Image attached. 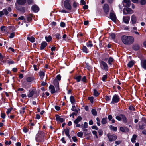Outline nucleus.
<instances>
[{
  "label": "nucleus",
  "mask_w": 146,
  "mask_h": 146,
  "mask_svg": "<svg viewBox=\"0 0 146 146\" xmlns=\"http://www.w3.org/2000/svg\"><path fill=\"white\" fill-rule=\"evenodd\" d=\"M121 40L124 44L130 45L134 42V38L131 36L123 35L121 37Z\"/></svg>",
  "instance_id": "f257e3e1"
},
{
  "label": "nucleus",
  "mask_w": 146,
  "mask_h": 146,
  "mask_svg": "<svg viewBox=\"0 0 146 146\" xmlns=\"http://www.w3.org/2000/svg\"><path fill=\"white\" fill-rule=\"evenodd\" d=\"M44 136V133L41 131H39L36 134L35 137V140L37 142H40L42 141Z\"/></svg>",
  "instance_id": "f03ea898"
},
{
  "label": "nucleus",
  "mask_w": 146,
  "mask_h": 146,
  "mask_svg": "<svg viewBox=\"0 0 146 146\" xmlns=\"http://www.w3.org/2000/svg\"><path fill=\"white\" fill-rule=\"evenodd\" d=\"M65 8L68 11H70L72 9L71 2L70 0H66L64 2Z\"/></svg>",
  "instance_id": "7ed1b4c3"
},
{
  "label": "nucleus",
  "mask_w": 146,
  "mask_h": 146,
  "mask_svg": "<svg viewBox=\"0 0 146 146\" xmlns=\"http://www.w3.org/2000/svg\"><path fill=\"white\" fill-rule=\"evenodd\" d=\"M100 65L101 68L107 71L108 69V67L106 63L103 61H101L100 62Z\"/></svg>",
  "instance_id": "20e7f679"
},
{
  "label": "nucleus",
  "mask_w": 146,
  "mask_h": 146,
  "mask_svg": "<svg viewBox=\"0 0 146 146\" xmlns=\"http://www.w3.org/2000/svg\"><path fill=\"white\" fill-rule=\"evenodd\" d=\"M107 136L110 142L116 140L117 138V136L115 135H111L110 133L108 134L107 135Z\"/></svg>",
  "instance_id": "39448f33"
},
{
  "label": "nucleus",
  "mask_w": 146,
  "mask_h": 146,
  "mask_svg": "<svg viewBox=\"0 0 146 146\" xmlns=\"http://www.w3.org/2000/svg\"><path fill=\"white\" fill-rule=\"evenodd\" d=\"M119 96L116 94H115L112 98V101L111 102V103H117L119 101Z\"/></svg>",
  "instance_id": "423d86ee"
},
{
  "label": "nucleus",
  "mask_w": 146,
  "mask_h": 146,
  "mask_svg": "<svg viewBox=\"0 0 146 146\" xmlns=\"http://www.w3.org/2000/svg\"><path fill=\"white\" fill-rule=\"evenodd\" d=\"M133 13V11L131 9L127 8L123 9V13L124 15L131 14Z\"/></svg>",
  "instance_id": "0eeeda50"
},
{
  "label": "nucleus",
  "mask_w": 146,
  "mask_h": 146,
  "mask_svg": "<svg viewBox=\"0 0 146 146\" xmlns=\"http://www.w3.org/2000/svg\"><path fill=\"white\" fill-rule=\"evenodd\" d=\"M130 2V0H123L122 3L124 7L129 8L131 5Z\"/></svg>",
  "instance_id": "6e6552de"
},
{
  "label": "nucleus",
  "mask_w": 146,
  "mask_h": 146,
  "mask_svg": "<svg viewBox=\"0 0 146 146\" xmlns=\"http://www.w3.org/2000/svg\"><path fill=\"white\" fill-rule=\"evenodd\" d=\"M53 83L55 86L56 91L58 92L59 90V83L58 81L56 80H54Z\"/></svg>",
  "instance_id": "1a4fd4ad"
},
{
  "label": "nucleus",
  "mask_w": 146,
  "mask_h": 146,
  "mask_svg": "<svg viewBox=\"0 0 146 146\" xmlns=\"http://www.w3.org/2000/svg\"><path fill=\"white\" fill-rule=\"evenodd\" d=\"M141 65L142 68L146 70V59L141 60Z\"/></svg>",
  "instance_id": "9d476101"
},
{
  "label": "nucleus",
  "mask_w": 146,
  "mask_h": 146,
  "mask_svg": "<svg viewBox=\"0 0 146 146\" xmlns=\"http://www.w3.org/2000/svg\"><path fill=\"white\" fill-rule=\"evenodd\" d=\"M110 16L111 19L114 22L116 21V17L115 14L113 12H111L110 13Z\"/></svg>",
  "instance_id": "9b49d317"
},
{
  "label": "nucleus",
  "mask_w": 146,
  "mask_h": 146,
  "mask_svg": "<svg viewBox=\"0 0 146 146\" xmlns=\"http://www.w3.org/2000/svg\"><path fill=\"white\" fill-rule=\"evenodd\" d=\"M130 17L129 16H123V22L126 24H128Z\"/></svg>",
  "instance_id": "f8f14e48"
},
{
  "label": "nucleus",
  "mask_w": 146,
  "mask_h": 146,
  "mask_svg": "<svg viewBox=\"0 0 146 146\" xmlns=\"http://www.w3.org/2000/svg\"><path fill=\"white\" fill-rule=\"evenodd\" d=\"M103 9L105 12L107 14L109 11V7L108 5L107 4L104 5Z\"/></svg>",
  "instance_id": "ddd939ff"
},
{
  "label": "nucleus",
  "mask_w": 146,
  "mask_h": 146,
  "mask_svg": "<svg viewBox=\"0 0 146 146\" xmlns=\"http://www.w3.org/2000/svg\"><path fill=\"white\" fill-rule=\"evenodd\" d=\"M32 10L35 12H37L39 10V8L36 5H34L32 7Z\"/></svg>",
  "instance_id": "4468645a"
},
{
  "label": "nucleus",
  "mask_w": 146,
  "mask_h": 146,
  "mask_svg": "<svg viewBox=\"0 0 146 146\" xmlns=\"http://www.w3.org/2000/svg\"><path fill=\"white\" fill-rule=\"evenodd\" d=\"M49 89L50 90V92L51 93L53 94L55 93L56 92L54 86L52 85H50L49 87Z\"/></svg>",
  "instance_id": "2eb2a0df"
},
{
  "label": "nucleus",
  "mask_w": 146,
  "mask_h": 146,
  "mask_svg": "<svg viewBox=\"0 0 146 146\" xmlns=\"http://www.w3.org/2000/svg\"><path fill=\"white\" fill-rule=\"evenodd\" d=\"M56 120L57 121L62 122L64 121V119L61 118L58 115H56Z\"/></svg>",
  "instance_id": "dca6fc26"
},
{
  "label": "nucleus",
  "mask_w": 146,
  "mask_h": 146,
  "mask_svg": "<svg viewBox=\"0 0 146 146\" xmlns=\"http://www.w3.org/2000/svg\"><path fill=\"white\" fill-rule=\"evenodd\" d=\"M27 39L31 42H34L35 41V38L33 36L30 37L29 36V35L27 37Z\"/></svg>",
  "instance_id": "f3484780"
},
{
  "label": "nucleus",
  "mask_w": 146,
  "mask_h": 146,
  "mask_svg": "<svg viewBox=\"0 0 146 146\" xmlns=\"http://www.w3.org/2000/svg\"><path fill=\"white\" fill-rule=\"evenodd\" d=\"M131 21L133 24L135 23L136 22V17L135 15H133L131 17Z\"/></svg>",
  "instance_id": "a211bd4d"
},
{
  "label": "nucleus",
  "mask_w": 146,
  "mask_h": 146,
  "mask_svg": "<svg viewBox=\"0 0 146 146\" xmlns=\"http://www.w3.org/2000/svg\"><path fill=\"white\" fill-rule=\"evenodd\" d=\"M47 45L46 42L45 41L42 42L41 43V46L40 47V49L41 50L43 49L45 47H46Z\"/></svg>",
  "instance_id": "6ab92c4d"
},
{
  "label": "nucleus",
  "mask_w": 146,
  "mask_h": 146,
  "mask_svg": "<svg viewBox=\"0 0 146 146\" xmlns=\"http://www.w3.org/2000/svg\"><path fill=\"white\" fill-rule=\"evenodd\" d=\"M39 76L40 78L42 80L44 78L45 76V73L43 71H41L39 73Z\"/></svg>",
  "instance_id": "aec40b11"
},
{
  "label": "nucleus",
  "mask_w": 146,
  "mask_h": 146,
  "mask_svg": "<svg viewBox=\"0 0 146 146\" xmlns=\"http://www.w3.org/2000/svg\"><path fill=\"white\" fill-rule=\"evenodd\" d=\"M82 119V118L81 116H78L77 118L74 120V124H77Z\"/></svg>",
  "instance_id": "412c9836"
},
{
  "label": "nucleus",
  "mask_w": 146,
  "mask_h": 146,
  "mask_svg": "<svg viewBox=\"0 0 146 146\" xmlns=\"http://www.w3.org/2000/svg\"><path fill=\"white\" fill-rule=\"evenodd\" d=\"M26 0H17V3L19 4L23 5L26 3Z\"/></svg>",
  "instance_id": "4be33fe9"
},
{
  "label": "nucleus",
  "mask_w": 146,
  "mask_h": 146,
  "mask_svg": "<svg viewBox=\"0 0 146 146\" xmlns=\"http://www.w3.org/2000/svg\"><path fill=\"white\" fill-rule=\"evenodd\" d=\"M83 52L86 53H87L89 52V50L87 49L86 46H83L82 48Z\"/></svg>",
  "instance_id": "5701e85b"
},
{
  "label": "nucleus",
  "mask_w": 146,
  "mask_h": 146,
  "mask_svg": "<svg viewBox=\"0 0 146 146\" xmlns=\"http://www.w3.org/2000/svg\"><path fill=\"white\" fill-rule=\"evenodd\" d=\"M137 135L135 134L133 135L131 139V141L132 143H135L136 142L135 140L137 138Z\"/></svg>",
  "instance_id": "b1692460"
},
{
  "label": "nucleus",
  "mask_w": 146,
  "mask_h": 146,
  "mask_svg": "<svg viewBox=\"0 0 146 146\" xmlns=\"http://www.w3.org/2000/svg\"><path fill=\"white\" fill-rule=\"evenodd\" d=\"M79 5V4L77 2L74 1L72 4V7L74 9H75Z\"/></svg>",
  "instance_id": "393cba45"
},
{
  "label": "nucleus",
  "mask_w": 146,
  "mask_h": 146,
  "mask_svg": "<svg viewBox=\"0 0 146 146\" xmlns=\"http://www.w3.org/2000/svg\"><path fill=\"white\" fill-rule=\"evenodd\" d=\"M86 45L88 48H90L93 46L92 42L90 41H89L86 44Z\"/></svg>",
  "instance_id": "a878e982"
},
{
  "label": "nucleus",
  "mask_w": 146,
  "mask_h": 146,
  "mask_svg": "<svg viewBox=\"0 0 146 146\" xmlns=\"http://www.w3.org/2000/svg\"><path fill=\"white\" fill-rule=\"evenodd\" d=\"M139 46L138 44H134L133 46V49L135 50H137L139 48Z\"/></svg>",
  "instance_id": "bb28decb"
},
{
  "label": "nucleus",
  "mask_w": 146,
  "mask_h": 146,
  "mask_svg": "<svg viewBox=\"0 0 146 146\" xmlns=\"http://www.w3.org/2000/svg\"><path fill=\"white\" fill-rule=\"evenodd\" d=\"M114 61V59L112 57H110L109 59L108 63L110 65H111L112 63Z\"/></svg>",
  "instance_id": "cd10ccee"
},
{
  "label": "nucleus",
  "mask_w": 146,
  "mask_h": 146,
  "mask_svg": "<svg viewBox=\"0 0 146 146\" xmlns=\"http://www.w3.org/2000/svg\"><path fill=\"white\" fill-rule=\"evenodd\" d=\"M64 131L65 132V133L66 135L68 137V138H70L71 137L69 134V130L68 129H64Z\"/></svg>",
  "instance_id": "c85d7f7f"
},
{
  "label": "nucleus",
  "mask_w": 146,
  "mask_h": 146,
  "mask_svg": "<svg viewBox=\"0 0 146 146\" xmlns=\"http://www.w3.org/2000/svg\"><path fill=\"white\" fill-rule=\"evenodd\" d=\"M33 14H30L27 17V21L29 22H30L32 19V18L33 17Z\"/></svg>",
  "instance_id": "c756f323"
},
{
  "label": "nucleus",
  "mask_w": 146,
  "mask_h": 146,
  "mask_svg": "<svg viewBox=\"0 0 146 146\" xmlns=\"http://www.w3.org/2000/svg\"><path fill=\"white\" fill-rule=\"evenodd\" d=\"M29 94L27 95L28 97H32L34 94V91L32 90L31 91H29Z\"/></svg>",
  "instance_id": "7c9ffc66"
},
{
  "label": "nucleus",
  "mask_w": 146,
  "mask_h": 146,
  "mask_svg": "<svg viewBox=\"0 0 146 146\" xmlns=\"http://www.w3.org/2000/svg\"><path fill=\"white\" fill-rule=\"evenodd\" d=\"M34 79L33 77H28L26 78V80L27 82H30L33 81Z\"/></svg>",
  "instance_id": "2f4dec72"
},
{
  "label": "nucleus",
  "mask_w": 146,
  "mask_h": 146,
  "mask_svg": "<svg viewBox=\"0 0 146 146\" xmlns=\"http://www.w3.org/2000/svg\"><path fill=\"white\" fill-rule=\"evenodd\" d=\"M134 63L133 61H130L127 64L128 67L130 68L131 67L134 65Z\"/></svg>",
  "instance_id": "473e14b6"
},
{
  "label": "nucleus",
  "mask_w": 146,
  "mask_h": 146,
  "mask_svg": "<svg viewBox=\"0 0 146 146\" xmlns=\"http://www.w3.org/2000/svg\"><path fill=\"white\" fill-rule=\"evenodd\" d=\"M45 38L46 40L48 42H49L52 39V37L50 36H49L48 37L46 36Z\"/></svg>",
  "instance_id": "72a5a7b5"
},
{
  "label": "nucleus",
  "mask_w": 146,
  "mask_h": 146,
  "mask_svg": "<svg viewBox=\"0 0 146 146\" xmlns=\"http://www.w3.org/2000/svg\"><path fill=\"white\" fill-rule=\"evenodd\" d=\"M102 123L103 124H106L107 123V118H102L101 121Z\"/></svg>",
  "instance_id": "f704fd0d"
},
{
  "label": "nucleus",
  "mask_w": 146,
  "mask_h": 146,
  "mask_svg": "<svg viewBox=\"0 0 146 146\" xmlns=\"http://www.w3.org/2000/svg\"><path fill=\"white\" fill-rule=\"evenodd\" d=\"M92 114L94 116H96L97 115V112L96 110L95 109H92L91 111Z\"/></svg>",
  "instance_id": "c9c22d12"
},
{
  "label": "nucleus",
  "mask_w": 146,
  "mask_h": 146,
  "mask_svg": "<svg viewBox=\"0 0 146 146\" xmlns=\"http://www.w3.org/2000/svg\"><path fill=\"white\" fill-rule=\"evenodd\" d=\"M70 100L72 104H73L75 102V100L74 97L73 96H71L70 97Z\"/></svg>",
  "instance_id": "e433bc0d"
},
{
  "label": "nucleus",
  "mask_w": 146,
  "mask_h": 146,
  "mask_svg": "<svg viewBox=\"0 0 146 146\" xmlns=\"http://www.w3.org/2000/svg\"><path fill=\"white\" fill-rule=\"evenodd\" d=\"M94 95L96 96H98L99 94V93L96 90L94 89Z\"/></svg>",
  "instance_id": "4c0bfd02"
},
{
  "label": "nucleus",
  "mask_w": 146,
  "mask_h": 146,
  "mask_svg": "<svg viewBox=\"0 0 146 146\" xmlns=\"http://www.w3.org/2000/svg\"><path fill=\"white\" fill-rule=\"evenodd\" d=\"M25 108L24 107H22L20 110V113L21 114H23L25 112Z\"/></svg>",
  "instance_id": "58836bf2"
},
{
  "label": "nucleus",
  "mask_w": 146,
  "mask_h": 146,
  "mask_svg": "<svg viewBox=\"0 0 146 146\" xmlns=\"http://www.w3.org/2000/svg\"><path fill=\"white\" fill-rule=\"evenodd\" d=\"M70 11H68V10H66L64 9H62L60 11V12H61L63 13H67L70 12Z\"/></svg>",
  "instance_id": "ea45409f"
},
{
  "label": "nucleus",
  "mask_w": 146,
  "mask_h": 146,
  "mask_svg": "<svg viewBox=\"0 0 146 146\" xmlns=\"http://www.w3.org/2000/svg\"><path fill=\"white\" fill-rule=\"evenodd\" d=\"M81 76H76L75 78V79L76 80L77 82H79L81 80Z\"/></svg>",
  "instance_id": "a19ab883"
},
{
  "label": "nucleus",
  "mask_w": 146,
  "mask_h": 146,
  "mask_svg": "<svg viewBox=\"0 0 146 146\" xmlns=\"http://www.w3.org/2000/svg\"><path fill=\"white\" fill-rule=\"evenodd\" d=\"M110 128L111 129L114 131H116L117 129V128L116 127H115L114 126L112 125H111L110 126Z\"/></svg>",
  "instance_id": "79ce46f5"
},
{
  "label": "nucleus",
  "mask_w": 146,
  "mask_h": 146,
  "mask_svg": "<svg viewBox=\"0 0 146 146\" xmlns=\"http://www.w3.org/2000/svg\"><path fill=\"white\" fill-rule=\"evenodd\" d=\"M75 106L74 105H73L72 106V108L71 109V110L72 111H76L78 112V111L75 108Z\"/></svg>",
  "instance_id": "37998d69"
},
{
  "label": "nucleus",
  "mask_w": 146,
  "mask_h": 146,
  "mask_svg": "<svg viewBox=\"0 0 146 146\" xmlns=\"http://www.w3.org/2000/svg\"><path fill=\"white\" fill-rule=\"evenodd\" d=\"M107 78V76L106 75H104L102 78V80L103 81H105L106 80Z\"/></svg>",
  "instance_id": "c03bdc74"
},
{
  "label": "nucleus",
  "mask_w": 146,
  "mask_h": 146,
  "mask_svg": "<svg viewBox=\"0 0 146 146\" xmlns=\"http://www.w3.org/2000/svg\"><path fill=\"white\" fill-rule=\"evenodd\" d=\"M55 36H56V38L58 39H59L61 38L60 35L58 33H56L55 34Z\"/></svg>",
  "instance_id": "a18cd8bd"
},
{
  "label": "nucleus",
  "mask_w": 146,
  "mask_h": 146,
  "mask_svg": "<svg viewBox=\"0 0 146 146\" xmlns=\"http://www.w3.org/2000/svg\"><path fill=\"white\" fill-rule=\"evenodd\" d=\"M111 99V96H105V99L107 101H110Z\"/></svg>",
  "instance_id": "49530a36"
},
{
  "label": "nucleus",
  "mask_w": 146,
  "mask_h": 146,
  "mask_svg": "<svg viewBox=\"0 0 146 146\" xmlns=\"http://www.w3.org/2000/svg\"><path fill=\"white\" fill-rule=\"evenodd\" d=\"M77 135L78 137H82L83 135V133L82 132H79L77 133Z\"/></svg>",
  "instance_id": "de8ad7c7"
},
{
  "label": "nucleus",
  "mask_w": 146,
  "mask_h": 146,
  "mask_svg": "<svg viewBox=\"0 0 146 146\" xmlns=\"http://www.w3.org/2000/svg\"><path fill=\"white\" fill-rule=\"evenodd\" d=\"M120 116H121V119H123L124 121H126V118L125 115H121Z\"/></svg>",
  "instance_id": "09e8293b"
},
{
  "label": "nucleus",
  "mask_w": 146,
  "mask_h": 146,
  "mask_svg": "<svg viewBox=\"0 0 146 146\" xmlns=\"http://www.w3.org/2000/svg\"><path fill=\"white\" fill-rule=\"evenodd\" d=\"M88 127V125L87 123L86 122H85L84 123V124L81 127H84V128H87Z\"/></svg>",
  "instance_id": "8fccbe9b"
},
{
  "label": "nucleus",
  "mask_w": 146,
  "mask_h": 146,
  "mask_svg": "<svg viewBox=\"0 0 146 146\" xmlns=\"http://www.w3.org/2000/svg\"><path fill=\"white\" fill-rule=\"evenodd\" d=\"M12 110V108H9L7 110V111L6 112V113L7 114H9L11 112V110Z\"/></svg>",
  "instance_id": "3c124183"
},
{
  "label": "nucleus",
  "mask_w": 146,
  "mask_h": 146,
  "mask_svg": "<svg viewBox=\"0 0 146 146\" xmlns=\"http://www.w3.org/2000/svg\"><path fill=\"white\" fill-rule=\"evenodd\" d=\"M96 120L97 121V124L98 125L100 126V121L99 118L97 117L96 119Z\"/></svg>",
  "instance_id": "603ef678"
},
{
  "label": "nucleus",
  "mask_w": 146,
  "mask_h": 146,
  "mask_svg": "<svg viewBox=\"0 0 146 146\" xmlns=\"http://www.w3.org/2000/svg\"><path fill=\"white\" fill-rule=\"evenodd\" d=\"M92 133L93 135H95V137L98 138V137L97 135V131H92Z\"/></svg>",
  "instance_id": "864d4df0"
},
{
  "label": "nucleus",
  "mask_w": 146,
  "mask_h": 146,
  "mask_svg": "<svg viewBox=\"0 0 146 146\" xmlns=\"http://www.w3.org/2000/svg\"><path fill=\"white\" fill-rule=\"evenodd\" d=\"M14 36L15 33L14 32H13L10 34V36H9V37L10 38H12Z\"/></svg>",
  "instance_id": "5fc2aeb1"
},
{
  "label": "nucleus",
  "mask_w": 146,
  "mask_h": 146,
  "mask_svg": "<svg viewBox=\"0 0 146 146\" xmlns=\"http://www.w3.org/2000/svg\"><path fill=\"white\" fill-rule=\"evenodd\" d=\"M98 132L99 133V135L100 136H101L103 134V131L101 129H99L98 131Z\"/></svg>",
  "instance_id": "6e6d98bb"
},
{
  "label": "nucleus",
  "mask_w": 146,
  "mask_h": 146,
  "mask_svg": "<svg viewBox=\"0 0 146 146\" xmlns=\"http://www.w3.org/2000/svg\"><path fill=\"white\" fill-rule=\"evenodd\" d=\"M60 26L62 27H65V23L64 22H61L60 23Z\"/></svg>",
  "instance_id": "4d7b16f0"
},
{
  "label": "nucleus",
  "mask_w": 146,
  "mask_h": 146,
  "mask_svg": "<svg viewBox=\"0 0 146 146\" xmlns=\"http://www.w3.org/2000/svg\"><path fill=\"white\" fill-rule=\"evenodd\" d=\"M3 11L5 14L6 15H7L8 14V12L6 9H3Z\"/></svg>",
  "instance_id": "13d9d810"
},
{
  "label": "nucleus",
  "mask_w": 146,
  "mask_h": 146,
  "mask_svg": "<svg viewBox=\"0 0 146 146\" xmlns=\"http://www.w3.org/2000/svg\"><path fill=\"white\" fill-rule=\"evenodd\" d=\"M140 2L141 4L142 5H144L145 4L146 1L145 0H141Z\"/></svg>",
  "instance_id": "bf43d9fd"
},
{
  "label": "nucleus",
  "mask_w": 146,
  "mask_h": 146,
  "mask_svg": "<svg viewBox=\"0 0 146 146\" xmlns=\"http://www.w3.org/2000/svg\"><path fill=\"white\" fill-rule=\"evenodd\" d=\"M110 36L111 38L113 39H114L115 37V35L114 33H112L111 34V35Z\"/></svg>",
  "instance_id": "052dcab7"
},
{
  "label": "nucleus",
  "mask_w": 146,
  "mask_h": 146,
  "mask_svg": "<svg viewBox=\"0 0 146 146\" xmlns=\"http://www.w3.org/2000/svg\"><path fill=\"white\" fill-rule=\"evenodd\" d=\"M56 78L57 80L60 81L61 79V76L60 75H58L56 76Z\"/></svg>",
  "instance_id": "680f3d73"
},
{
  "label": "nucleus",
  "mask_w": 146,
  "mask_h": 146,
  "mask_svg": "<svg viewBox=\"0 0 146 146\" xmlns=\"http://www.w3.org/2000/svg\"><path fill=\"white\" fill-rule=\"evenodd\" d=\"M1 116L2 118L4 119L5 117V114L4 113H1Z\"/></svg>",
  "instance_id": "e2e57ef3"
},
{
  "label": "nucleus",
  "mask_w": 146,
  "mask_h": 146,
  "mask_svg": "<svg viewBox=\"0 0 146 146\" xmlns=\"http://www.w3.org/2000/svg\"><path fill=\"white\" fill-rule=\"evenodd\" d=\"M93 99L94 98L93 97H90L88 98V99L90 100L91 102H93Z\"/></svg>",
  "instance_id": "0e129e2a"
},
{
  "label": "nucleus",
  "mask_w": 146,
  "mask_h": 146,
  "mask_svg": "<svg viewBox=\"0 0 146 146\" xmlns=\"http://www.w3.org/2000/svg\"><path fill=\"white\" fill-rule=\"evenodd\" d=\"M72 139L74 142H76L77 141V139L76 137L74 136L72 137Z\"/></svg>",
  "instance_id": "69168bd1"
},
{
  "label": "nucleus",
  "mask_w": 146,
  "mask_h": 146,
  "mask_svg": "<svg viewBox=\"0 0 146 146\" xmlns=\"http://www.w3.org/2000/svg\"><path fill=\"white\" fill-rule=\"evenodd\" d=\"M129 109L130 110H133V111H134L135 110V108H134V107H133L132 106H129Z\"/></svg>",
  "instance_id": "338daca9"
},
{
  "label": "nucleus",
  "mask_w": 146,
  "mask_h": 146,
  "mask_svg": "<svg viewBox=\"0 0 146 146\" xmlns=\"http://www.w3.org/2000/svg\"><path fill=\"white\" fill-rule=\"evenodd\" d=\"M1 29L2 31H5V27L4 26H2L1 27Z\"/></svg>",
  "instance_id": "774afa93"
}]
</instances>
